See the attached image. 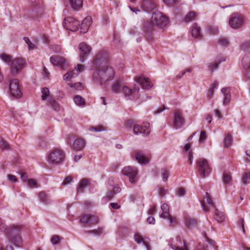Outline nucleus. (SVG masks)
Wrapping results in <instances>:
<instances>
[{
  "label": "nucleus",
  "mask_w": 250,
  "mask_h": 250,
  "mask_svg": "<svg viewBox=\"0 0 250 250\" xmlns=\"http://www.w3.org/2000/svg\"><path fill=\"white\" fill-rule=\"evenodd\" d=\"M91 69L93 71L92 80L101 85L112 81L115 76L113 68L109 64V57L104 51H99L91 61Z\"/></svg>",
  "instance_id": "f257e3e1"
},
{
  "label": "nucleus",
  "mask_w": 250,
  "mask_h": 250,
  "mask_svg": "<svg viewBox=\"0 0 250 250\" xmlns=\"http://www.w3.org/2000/svg\"><path fill=\"white\" fill-rule=\"evenodd\" d=\"M168 24L169 20L167 17L160 11L153 12L150 21L144 20L142 23V29L145 39L148 42H152L156 28L164 30Z\"/></svg>",
  "instance_id": "f03ea898"
},
{
  "label": "nucleus",
  "mask_w": 250,
  "mask_h": 250,
  "mask_svg": "<svg viewBox=\"0 0 250 250\" xmlns=\"http://www.w3.org/2000/svg\"><path fill=\"white\" fill-rule=\"evenodd\" d=\"M65 154L60 148H54L51 149L46 155V159L49 164L59 165L64 160Z\"/></svg>",
  "instance_id": "7ed1b4c3"
},
{
  "label": "nucleus",
  "mask_w": 250,
  "mask_h": 250,
  "mask_svg": "<svg viewBox=\"0 0 250 250\" xmlns=\"http://www.w3.org/2000/svg\"><path fill=\"white\" fill-rule=\"evenodd\" d=\"M21 228L19 226L13 225L10 227L7 232L8 238L15 246L20 247L22 243L20 232Z\"/></svg>",
  "instance_id": "20e7f679"
},
{
  "label": "nucleus",
  "mask_w": 250,
  "mask_h": 250,
  "mask_svg": "<svg viewBox=\"0 0 250 250\" xmlns=\"http://www.w3.org/2000/svg\"><path fill=\"white\" fill-rule=\"evenodd\" d=\"M196 165L198 172L202 178H205L209 175L211 169L207 160L203 158H199L196 161Z\"/></svg>",
  "instance_id": "39448f33"
},
{
  "label": "nucleus",
  "mask_w": 250,
  "mask_h": 250,
  "mask_svg": "<svg viewBox=\"0 0 250 250\" xmlns=\"http://www.w3.org/2000/svg\"><path fill=\"white\" fill-rule=\"evenodd\" d=\"M244 22V18L242 15L237 13H233L229 20V24L233 29L241 27Z\"/></svg>",
  "instance_id": "423d86ee"
},
{
  "label": "nucleus",
  "mask_w": 250,
  "mask_h": 250,
  "mask_svg": "<svg viewBox=\"0 0 250 250\" xmlns=\"http://www.w3.org/2000/svg\"><path fill=\"white\" fill-rule=\"evenodd\" d=\"M185 124V120L183 116L182 111L180 110H176L173 114V127L178 129L182 128Z\"/></svg>",
  "instance_id": "0eeeda50"
},
{
  "label": "nucleus",
  "mask_w": 250,
  "mask_h": 250,
  "mask_svg": "<svg viewBox=\"0 0 250 250\" xmlns=\"http://www.w3.org/2000/svg\"><path fill=\"white\" fill-rule=\"evenodd\" d=\"M149 124L147 122L143 123L142 125L135 124L133 125V132L135 135H142L146 136L150 133Z\"/></svg>",
  "instance_id": "6e6552de"
},
{
  "label": "nucleus",
  "mask_w": 250,
  "mask_h": 250,
  "mask_svg": "<svg viewBox=\"0 0 250 250\" xmlns=\"http://www.w3.org/2000/svg\"><path fill=\"white\" fill-rule=\"evenodd\" d=\"M63 27L72 31H77L80 26L79 21L71 17H67L63 20Z\"/></svg>",
  "instance_id": "1a4fd4ad"
},
{
  "label": "nucleus",
  "mask_w": 250,
  "mask_h": 250,
  "mask_svg": "<svg viewBox=\"0 0 250 250\" xmlns=\"http://www.w3.org/2000/svg\"><path fill=\"white\" fill-rule=\"evenodd\" d=\"M139 88L136 85L134 86L133 90L125 85L124 87H122V93L124 94L125 98L126 100H133L139 98Z\"/></svg>",
  "instance_id": "9d476101"
},
{
  "label": "nucleus",
  "mask_w": 250,
  "mask_h": 250,
  "mask_svg": "<svg viewBox=\"0 0 250 250\" xmlns=\"http://www.w3.org/2000/svg\"><path fill=\"white\" fill-rule=\"evenodd\" d=\"M79 49L80 50V60L81 62H83L87 59L91 48L85 43L82 42L79 45Z\"/></svg>",
  "instance_id": "9b49d317"
},
{
  "label": "nucleus",
  "mask_w": 250,
  "mask_h": 250,
  "mask_svg": "<svg viewBox=\"0 0 250 250\" xmlns=\"http://www.w3.org/2000/svg\"><path fill=\"white\" fill-rule=\"evenodd\" d=\"M24 62L23 59L21 58H15L11 61L10 62V70L12 74H16L20 71L23 67Z\"/></svg>",
  "instance_id": "f8f14e48"
},
{
  "label": "nucleus",
  "mask_w": 250,
  "mask_h": 250,
  "mask_svg": "<svg viewBox=\"0 0 250 250\" xmlns=\"http://www.w3.org/2000/svg\"><path fill=\"white\" fill-rule=\"evenodd\" d=\"M201 204L202 209L204 212H209V208L210 207H212L213 208H215V205L212 202L211 196L208 192L206 193L204 199L201 201Z\"/></svg>",
  "instance_id": "ddd939ff"
},
{
  "label": "nucleus",
  "mask_w": 250,
  "mask_h": 250,
  "mask_svg": "<svg viewBox=\"0 0 250 250\" xmlns=\"http://www.w3.org/2000/svg\"><path fill=\"white\" fill-rule=\"evenodd\" d=\"M9 90L10 94L15 97L20 96L21 92L19 87V81L17 79H12L9 83Z\"/></svg>",
  "instance_id": "4468645a"
},
{
  "label": "nucleus",
  "mask_w": 250,
  "mask_h": 250,
  "mask_svg": "<svg viewBox=\"0 0 250 250\" xmlns=\"http://www.w3.org/2000/svg\"><path fill=\"white\" fill-rule=\"evenodd\" d=\"M123 173L129 178V181L133 183L135 182L134 178L137 174L138 171L136 167H126L122 170Z\"/></svg>",
  "instance_id": "2eb2a0df"
},
{
  "label": "nucleus",
  "mask_w": 250,
  "mask_h": 250,
  "mask_svg": "<svg viewBox=\"0 0 250 250\" xmlns=\"http://www.w3.org/2000/svg\"><path fill=\"white\" fill-rule=\"evenodd\" d=\"M83 70V64H78L77 68H75L71 71L66 73L63 76V79L66 81L70 80L71 79L78 76L80 72H82Z\"/></svg>",
  "instance_id": "dca6fc26"
},
{
  "label": "nucleus",
  "mask_w": 250,
  "mask_h": 250,
  "mask_svg": "<svg viewBox=\"0 0 250 250\" xmlns=\"http://www.w3.org/2000/svg\"><path fill=\"white\" fill-rule=\"evenodd\" d=\"M121 190V188L118 186H110L108 188V192L106 195L103 198V200L105 201L110 200L113 199L115 195L119 193Z\"/></svg>",
  "instance_id": "f3484780"
},
{
  "label": "nucleus",
  "mask_w": 250,
  "mask_h": 250,
  "mask_svg": "<svg viewBox=\"0 0 250 250\" xmlns=\"http://www.w3.org/2000/svg\"><path fill=\"white\" fill-rule=\"evenodd\" d=\"M141 7L144 11L149 12L156 8L157 3L155 0H143Z\"/></svg>",
  "instance_id": "a211bd4d"
},
{
  "label": "nucleus",
  "mask_w": 250,
  "mask_h": 250,
  "mask_svg": "<svg viewBox=\"0 0 250 250\" xmlns=\"http://www.w3.org/2000/svg\"><path fill=\"white\" fill-rule=\"evenodd\" d=\"M80 221L82 223L91 225L98 224L99 223V219L97 217L90 214H84L82 216Z\"/></svg>",
  "instance_id": "6ab92c4d"
},
{
  "label": "nucleus",
  "mask_w": 250,
  "mask_h": 250,
  "mask_svg": "<svg viewBox=\"0 0 250 250\" xmlns=\"http://www.w3.org/2000/svg\"><path fill=\"white\" fill-rule=\"evenodd\" d=\"M136 82L139 83L143 89H148L152 87V84L150 80L143 75H142L136 79Z\"/></svg>",
  "instance_id": "aec40b11"
},
{
  "label": "nucleus",
  "mask_w": 250,
  "mask_h": 250,
  "mask_svg": "<svg viewBox=\"0 0 250 250\" xmlns=\"http://www.w3.org/2000/svg\"><path fill=\"white\" fill-rule=\"evenodd\" d=\"M50 61L53 65L60 67H62L65 62L64 59L59 55L52 56L50 59Z\"/></svg>",
  "instance_id": "412c9836"
},
{
  "label": "nucleus",
  "mask_w": 250,
  "mask_h": 250,
  "mask_svg": "<svg viewBox=\"0 0 250 250\" xmlns=\"http://www.w3.org/2000/svg\"><path fill=\"white\" fill-rule=\"evenodd\" d=\"M92 23V18L90 17H86L82 21L80 30L81 32L85 33L88 30Z\"/></svg>",
  "instance_id": "4be33fe9"
},
{
  "label": "nucleus",
  "mask_w": 250,
  "mask_h": 250,
  "mask_svg": "<svg viewBox=\"0 0 250 250\" xmlns=\"http://www.w3.org/2000/svg\"><path fill=\"white\" fill-rule=\"evenodd\" d=\"M85 146L84 140L82 138L76 139L73 144V148L77 151L82 150L84 148Z\"/></svg>",
  "instance_id": "5701e85b"
},
{
  "label": "nucleus",
  "mask_w": 250,
  "mask_h": 250,
  "mask_svg": "<svg viewBox=\"0 0 250 250\" xmlns=\"http://www.w3.org/2000/svg\"><path fill=\"white\" fill-rule=\"evenodd\" d=\"M221 92L224 96L223 102V105H227L229 104L231 99L230 88L229 87L223 88L221 89Z\"/></svg>",
  "instance_id": "b1692460"
},
{
  "label": "nucleus",
  "mask_w": 250,
  "mask_h": 250,
  "mask_svg": "<svg viewBox=\"0 0 250 250\" xmlns=\"http://www.w3.org/2000/svg\"><path fill=\"white\" fill-rule=\"evenodd\" d=\"M33 7V8L31 10L30 15L32 18L35 19L41 15L42 9L40 4L37 3H34Z\"/></svg>",
  "instance_id": "393cba45"
},
{
  "label": "nucleus",
  "mask_w": 250,
  "mask_h": 250,
  "mask_svg": "<svg viewBox=\"0 0 250 250\" xmlns=\"http://www.w3.org/2000/svg\"><path fill=\"white\" fill-rule=\"evenodd\" d=\"M65 1L74 10H78L83 5V0H65Z\"/></svg>",
  "instance_id": "a878e982"
},
{
  "label": "nucleus",
  "mask_w": 250,
  "mask_h": 250,
  "mask_svg": "<svg viewBox=\"0 0 250 250\" xmlns=\"http://www.w3.org/2000/svg\"><path fill=\"white\" fill-rule=\"evenodd\" d=\"M136 159L138 163L141 164L146 165L148 163L149 158L145 156L144 154L141 152H138L136 155Z\"/></svg>",
  "instance_id": "bb28decb"
},
{
  "label": "nucleus",
  "mask_w": 250,
  "mask_h": 250,
  "mask_svg": "<svg viewBox=\"0 0 250 250\" xmlns=\"http://www.w3.org/2000/svg\"><path fill=\"white\" fill-rule=\"evenodd\" d=\"M120 81H116L111 86V90L113 92L118 93H122V87H124Z\"/></svg>",
  "instance_id": "cd10ccee"
},
{
  "label": "nucleus",
  "mask_w": 250,
  "mask_h": 250,
  "mask_svg": "<svg viewBox=\"0 0 250 250\" xmlns=\"http://www.w3.org/2000/svg\"><path fill=\"white\" fill-rule=\"evenodd\" d=\"M185 223L187 227L188 228H193L197 226L198 224L197 220L189 216H187L185 219Z\"/></svg>",
  "instance_id": "c85d7f7f"
},
{
  "label": "nucleus",
  "mask_w": 250,
  "mask_h": 250,
  "mask_svg": "<svg viewBox=\"0 0 250 250\" xmlns=\"http://www.w3.org/2000/svg\"><path fill=\"white\" fill-rule=\"evenodd\" d=\"M191 33L193 37L198 39H202V35L200 33V27L198 26L197 23H194L193 25Z\"/></svg>",
  "instance_id": "c756f323"
},
{
  "label": "nucleus",
  "mask_w": 250,
  "mask_h": 250,
  "mask_svg": "<svg viewBox=\"0 0 250 250\" xmlns=\"http://www.w3.org/2000/svg\"><path fill=\"white\" fill-rule=\"evenodd\" d=\"M90 184L89 182L86 179H82L79 183L77 193H83L84 191V188L89 186Z\"/></svg>",
  "instance_id": "7c9ffc66"
},
{
  "label": "nucleus",
  "mask_w": 250,
  "mask_h": 250,
  "mask_svg": "<svg viewBox=\"0 0 250 250\" xmlns=\"http://www.w3.org/2000/svg\"><path fill=\"white\" fill-rule=\"evenodd\" d=\"M134 240L138 244L143 243L146 247L147 250H149V245L148 243L145 241L143 237L139 233H136L134 235Z\"/></svg>",
  "instance_id": "2f4dec72"
},
{
  "label": "nucleus",
  "mask_w": 250,
  "mask_h": 250,
  "mask_svg": "<svg viewBox=\"0 0 250 250\" xmlns=\"http://www.w3.org/2000/svg\"><path fill=\"white\" fill-rule=\"evenodd\" d=\"M215 208V213H214V219L218 222H222L225 220V215L224 212L219 210L218 209Z\"/></svg>",
  "instance_id": "473e14b6"
},
{
  "label": "nucleus",
  "mask_w": 250,
  "mask_h": 250,
  "mask_svg": "<svg viewBox=\"0 0 250 250\" xmlns=\"http://www.w3.org/2000/svg\"><path fill=\"white\" fill-rule=\"evenodd\" d=\"M161 209L163 211V213L160 215V217L166 219L167 216L169 215V208L167 204H163L161 207Z\"/></svg>",
  "instance_id": "72a5a7b5"
},
{
  "label": "nucleus",
  "mask_w": 250,
  "mask_h": 250,
  "mask_svg": "<svg viewBox=\"0 0 250 250\" xmlns=\"http://www.w3.org/2000/svg\"><path fill=\"white\" fill-rule=\"evenodd\" d=\"M38 196L40 201L44 204L47 205L50 203L49 197L44 192H40Z\"/></svg>",
  "instance_id": "f704fd0d"
},
{
  "label": "nucleus",
  "mask_w": 250,
  "mask_h": 250,
  "mask_svg": "<svg viewBox=\"0 0 250 250\" xmlns=\"http://www.w3.org/2000/svg\"><path fill=\"white\" fill-rule=\"evenodd\" d=\"M232 138L231 135L229 134H228L226 135L224 141V147L225 148L229 147L232 144Z\"/></svg>",
  "instance_id": "c9c22d12"
},
{
  "label": "nucleus",
  "mask_w": 250,
  "mask_h": 250,
  "mask_svg": "<svg viewBox=\"0 0 250 250\" xmlns=\"http://www.w3.org/2000/svg\"><path fill=\"white\" fill-rule=\"evenodd\" d=\"M104 230L103 228H98L97 229L86 230L85 233L86 234H94L95 235L100 236L104 233Z\"/></svg>",
  "instance_id": "e433bc0d"
},
{
  "label": "nucleus",
  "mask_w": 250,
  "mask_h": 250,
  "mask_svg": "<svg viewBox=\"0 0 250 250\" xmlns=\"http://www.w3.org/2000/svg\"><path fill=\"white\" fill-rule=\"evenodd\" d=\"M242 65L244 69H248L250 67V56L245 55L242 60Z\"/></svg>",
  "instance_id": "4c0bfd02"
},
{
  "label": "nucleus",
  "mask_w": 250,
  "mask_h": 250,
  "mask_svg": "<svg viewBox=\"0 0 250 250\" xmlns=\"http://www.w3.org/2000/svg\"><path fill=\"white\" fill-rule=\"evenodd\" d=\"M74 101L75 103L79 106H82L85 105L84 100L79 95H75L74 97Z\"/></svg>",
  "instance_id": "58836bf2"
},
{
  "label": "nucleus",
  "mask_w": 250,
  "mask_h": 250,
  "mask_svg": "<svg viewBox=\"0 0 250 250\" xmlns=\"http://www.w3.org/2000/svg\"><path fill=\"white\" fill-rule=\"evenodd\" d=\"M232 180L231 176L228 173L224 172L223 176V182L225 185H229Z\"/></svg>",
  "instance_id": "ea45409f"
},
{
  "label": "nucleus",
  "mask_w": 250,
  "mask_h": 250,
  "mask_svg": "<svg viewBox=\"0 0 250 250\" xmlns=\"http://www.w3.org/2000/svg\"><path fill=\"white\" fill-rule=\"evenodd\" d=\"M196 17V14L194 12H189L185 17V21L186 22H190L194 20Z\"/></svg>",
  "instance_id": "a19ab883"
},
{
  "label": "nucleus",
  "mask_w": 250,
  "mask_h": 250,
  "mask_svg": "<svg viewBox=\"0 0 250 250\" xmlns=\"http://www.w3.org/2000/svg\"><path fill=\"white\" fill-rule=\"evenodd\" d=\"M48 102L55 111H59L60 110V105L55 100L52 98H50L49 99Z\"/></svg>",
  "instance_id": "79ce46f5"
},
{
  "label": "nucleus",
  "mask_w": 250,
  "mask_h": 250,
  "mask_svg": "<svg viewBox=\"0 0 250 250\" xmlns=\"http://www.w3.org/2000/svg\"><path fill=\"white\" fill-rule=\"evenodd\" d=\"M9 144L4 140L1 137H0V148L2 150L8 149L9 148Z\"/></svg>",
  "instance_id": "37998d69"
},
{
  "label": "nucleus",
  "mask_w": 250,
  "mask_h": 250,
  "mask_svg": "<svg viewBox=\"0 0 250 250\" xmlns=\"http://www.w3.org/2000/svg\"><path fill=\"white\" fill-rule=\"evenodd\" d=\"M0 58L6 63H10L11 61V56L6 54L2 53L0 54Z\"/></svg>",
  "instance_id": "c03bdc74"
},
{
  "label": "nucleus",
  "mask_w": 250,
  "mask_h": 250,
  "mask_svg": "<svg viewBox=\"0 0 250 250\" xmlns=\"http://www.w3.org/2000/svg\"><path fill=\"white\" fill-rule=\"evenodd\" d=\"M26 182L27 186L30 188H37L38 187L37 183L36 181L33 179H27Z\"/></svg>",
  "instance_id": "a18cd8bd"
},
{
  "label": "nucleus",
  "mask_w": 250,
  "mask_h": 250,
  "mask_svg": "<svg viewBox=\"0 0 250 250\" xmlns=\"http://www.w3.org/2000/svg\"><path fill=\"white\" fill-rule=\"evenodd\" d=\"M161 175L163 177V180L164 182H166L167 180L169 174L168 171L165 168H162L161 170Z\"/></svg>",
  "instance_id": "49530a36"
},
{
  "label": "nucleus",
  "mask_w": 250,
  "mask_h": 250,
  "mask_svg": "<svg viewBox=\"0 0 250 250\" xmlns=\"http://www.w3.org/2000/svg\"><path fill=\"white\" fill-rule=\"evenodd\" d=\"M42 100H45L47 97L49 96V90L47 87H44L42 89Z\"/></svg>",
  "instance_id": "de8ad7c7"
},
{
  "label": "nucleus",
  "mask_w": 250,
  "mask_h": 250,
  "mask_svg": "<svg viewBox=\"0 0 250 250\" xmlns=\"http://www.w3.org/2000/svg\"><path fill=\"white\" fill-rule=\"evenodd\" d=\"M224 61H225V59H223L222 60H221V61H218L217 62H216L213 63H211L210 64L208 67H209V70H212V71H213L215 69H216L217 67H218V65L222 62H224Z\"/></svg>",
  "instance_id": "09e8293b"
},
{
  "label": "nucleus",
  "mask_w": 250,
  "mask_h": 250,
  "mask_svg": "<svg viewBox=\"0 0 250 250\" xmlns=\"http://www.w3.org/2000/svg\"><path fill=\"white\" fill-rule=\"evenodd\" d=\"M242 182L245 184L250 183V172L244 174L242 178Z\"/></svg>",
  "instance_id": "8fccbe9b"
},
{
  "label": "nucleus",
  "mask_w": 250,
  "mask_h": 250,
  "mask_svg": "<svg viewBox=\"0 0 250 250\" xmlns=\"http://www.w3.org/2000/svg\"><path fill=\"white\" fill-rule=\"evenodd\" d=\"M62 238L61 237L58 235H54L52 237L51 242L53 245H57L59 244V241L62 239Z\"/></svg>",
  "instance_id": "3c124183"
},
{
  "label": "nucleus",
  "mask_w": 250,
  "mask_h": 250,
  "mask_svg": "<svg viewBox=\"0 0 250 250\" xmlns=\"http://www.w3.org/2000/svg\"><path fill=\"white\" fill-rule=\"evenodd\" d=\"M218 43L223 46H227L229 44V41L227 38H221L218 40Z\"/></svg>",
  "instance_id": "603ef678"
},
{
  "label": "nucleus",
  "mask_w": 250,
  "mask_h": 250,
  "mask_svg": "<svg viewBox=\"0 0 250 250\" xmlns=\"http://www.w3.org/2000/svg\"><path fill=\"white\" fill-rule=\"evenodd\" d=\"M241 48L244 51H250V40L248 42L243 43Z\"/></svg>",
  "instance_id": "864d4df0"
},
{
  "label": "nucleus",
  "mask_w": 250,
  "mask_h": 250,
  "mask_svg": "<svg viewBox=\"0 0 250 250\" xmlns=\"http://www.w3.org/2000/svg\"><path fill=\"white\" fill-rule=\"evenodd\" d=\"M183 246L184 247V248H185L184 249L182 248V247H179V246H177L176 245H172V244L171 245V247L172 249L174 250H188L186 246V245L184 241H183Z\"/></svg>",
  "instance_id": "5fc2aeb1"
},
{
  "label": "nucleus",
  "mask_w": 250,
  "mask_h": 250,
  "mask_svg": "<svg viewBox=\"0 0 250 250\" xmlns=\"http://www.w3.org/2000/svg\"><path fill=\"white\" fill-rule=\"evenodd\" d=\"M163 1L167 6H173L178 2V0H163Z\"/></svg>",
  "instance_id": "6e6d98bb"
},
{
  "label": "nucleus",
  "mask_w": 250,
  "mask_h": 250,
  "mask_svg": "<svg viewBox=\"0 0 250 250\" xmlns=\"http://www.w3.org/2000/svg\"><path fill=\"white\" fill-rule=\"evenodd\" d=\"M23 39L25 42L27 44L30 49H34L35 48L34 44L31 42L30 39L28 37H24Z\"/></svg>",
  "instance_id": "4d7b16f0"
},
{
  "label": "nucleus",
  "mask_w": 250,
  "mask_h": 250,
  "mask_svg": "<svg viewBox=\"0 0 250 250\" xmlns=\"http://www.w3.org/2000/svg\"><path fill=\"white\" fill-rule=\"evenodd\" d=\"M167 218L169 220V223L172 226H175L177 224V219L176 217H173L171 215H169L167 216Z\"/></svg>",
  "instance_id": "13d9d810"
},
{
  "label": "nucleus",
  "mask_w": 250,
  "mask_h": 250,
  "mask_svg": "<svg viewBox=\"0 0 250 250\" xmlns=\"http://www.w3.org/2000/svg\"><path fill=\"white\" fill-rule=\"evenodd\" d=\"M208 31L210 34L216 35L218 33L219 30L217 27L210 26L208 28Z\"/></svg>",
  "instance_id": "bf43d9fd"
},
{
  "label": "nucleus",
  "mask_w": 250,
  "mask_h": 250,
  "mask_svg": "<svg viewBox=\"0 0 250 250\" xmlns=\"http://www.w3.org/2000/svg\"><path fill=\"white\" fill-rule=\"evenodd\" d=\"M206 138H207V136H206V131H201L200 136V138H199V142L200 143H202L206 140Z\"/></svg>",
  "instance_id": "052dcab7"
},
{
  "label": "nucleus",
  "mask_w": 250,
  "mask_h": 250,
  "mask_svg": "<svg viewBox=\"0 0 250 250\" xmlns=\"http://www.w3.org/2000/svg\"><path fill=\"white\" fill-rule=\"evenodd\" d=\"M73 178L72 176H68L63 181L62 185L63 186L67 185L72 182Z\"/></svg>",
  "instance_id": "680f3d73"
},
{
  "label": "nucleus",
  "mask_w": 250,
  "mask_h": 250,
  "mask_svg": "<svg viewBox=\"0 0 250 250\" xmlns=\"http://www.w3.org/2000/svg\"><path fill=\"white\" fill-rule=\"evenodd\" d=\"M237 224L239 227H241L243 232L245 233V230L244 229V219L240 218L237 222Z\"/></svg>",
  "instance_id": "e2e57ef3"
},
{
  "label": "nucleus",
  "mask_w": 250,
  "mask_h": 250,
  "mask_svg": "<svg viewBox=\"0 0 250 250\" xmlns=\"http://www.w3.org/2000/svg\"><path fill=\"white\" fill-rule=\"evenodd\" d=\"M103 127L101 125H99L96 127H91L89 128V130L94 131L95 132H99L103 131Z\"/></svg>",
  "instance_id": "0e129e2a"
},
{
  "label": "nucleus",
  "mask_w": 250,
  "mask_h": 250,
  "mask_svg": "<svg viewBox=\"0 0 250 250\" xmlns=\"http://www.w3.org/2000/svg\"><path fill=\"white\" fill-rule=\"evenodd\" d=\"M71 87H74L76 89H81L82 88V83H76L74 85L71 83L68 84Z\"/></svg>",
  "instance_id": "69168bd1"
},
{
  "label": "nucleus",
  "mask_w": 250,
  "mask_h": 250,
  "mask_svg": "<svg viewBox=\"0 0 250 250\" xmlns=\"http://www.w3.org/2000/svg\"><path fill=\"white\" fill-rule=\"evenodd\" d=\"M214 113L215 115V116L218 118V119H221L223 117V115L221 112V111H220L219 109H215L214 110Z\"/></svg>",
  "instance_id": "338daca9"
},
{
  "label": "nucleus",
  "mask_w": 250,
  "mask_h": 250,
  "mask_svg": "<svg viewBox=\"0 0 250 250\" xmlns=\"http://www.w3.org/2000/svg\"><path fill=\"white\" fill-rule=\"evenodd\" d=\"M7 178H8V180L12 182H16L18 181L16 176L14 175H11V174L7 175Z\"/></svg>",
  "instance_id": "774afa93"
}]
</instances>
